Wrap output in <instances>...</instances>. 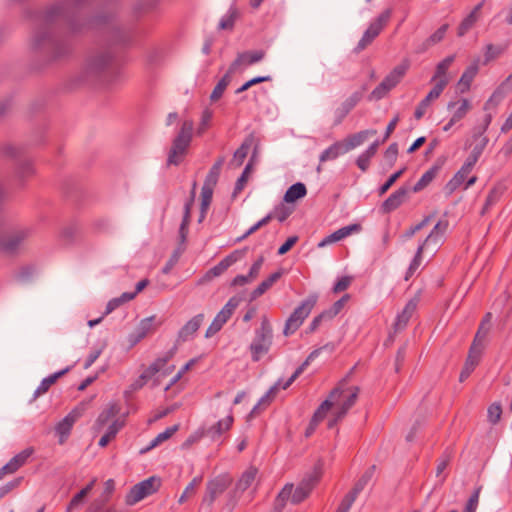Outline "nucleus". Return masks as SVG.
<instances>
[{"mask_svg": "<svg viewBox=\"0 0 512 512\" xmlns=\"http://www.w3.org/2000/svg\"><path fill=\"white\" fill-rule=\"evenodd\" d=\"M479 17V7H476L459 25L457 34L463 36L466 34L477 22Z\"/></svg>", "mask_w": 512, "mask_h": 512, "instance_id": "nucleus-37", "label": "nucleus"}, {"mask_svg": "<svg viewBox=\"0 0 512 512\" xmlns=\"http://www.w3.org/2000/svg\"><path fill=\"white\" fill-rule=\"evenodd\" d=\"M362 229L360 224H351L349 226L343 227L327 236L323 241L319 243V247H324L328 244L340 241L354 233L360 232Z\"/></svg>", "mask_w": 512, "mask_h": 512, "instance_id": "nucleus-22", "label": "nucleus"}, {"mask_svg": "<svg viewBox=\"0 0 512 512\" xmlns=\"http://www.w3.org/2000/svg\"><path fill=\"white\" fill-rule=\"evenodd\" d=\"M121 410V406L117 402H113L108 404L103 411L98 416L97 420L95 421L94 428L97 432L102 431L106 426L107 428L109 425L115 421V420H122L120 417H118Z\"/></svg>", "mask_w": 512, "mask_h": 512, "instance_id": "nucleus-14", "label": "nucleus"}, {"mask_svg": "<svg viewBox=\"0 0 512 512\" xmlns=\"http://www.w3.org/2000/svg\"><path fill=\"white\" fill-rule=\"evenodd\" d=\"M282 271H277L263 280L251 293V300H255L268 291L280 278Z\"/></svg>", "mask_w": 512, "mask_h": 512, "instance_id": "nucleus-28", "label": "nucleus"}, {"mask_svg": "<svg viewBox=\"0 0 512 512\" xmlns=\"http://www.w3.org/2000/svg\"><path fill=\"white\" fill-rule=\"evenodd\" d=\"M351 282H352L351 277H348V276L342 277L335 284V286L333 288L334 293H340V292L347 290L348 287L350 286Z\"/></svg>", "mask_w": 512, "mask_h": 512, "instance_id": "nucleus-62", "label": "nucleus"}, {"mask_svg": "<svg viewBox=\"0 0 512 512\" xmlns=\"http://www.w3.org/2000/svg\"><path fill=\"white\" fill-rule=\"evenodd\" d=\"M480 489L481 488L476 489L475 492L473 493V495L469 498L467 505H466L465 512H475L476 511L477 506H478V501H479Z\"/></svg>", "mask_w": 512, "mask_h": 512, "instance_id": "nucleus-59", "label": "nucleus"}, {"mask_svg": "<svg viewBox=\"0 0 512 512\" xmlns=\"http://www.w3.org/2000/svg\"><path fill=\"white\" fill-rule=\"evenodd\" d=\"M377 133L374 129L363 130L358 133L352 134L348 136L345 140L342 141L345 148H347V152L362 145L368 138L375 136Z\"/></svg>", "mask_w": 512, "mask_h": 512, "instance_id": "nucleus-24", "label": "nucleus"}, {"mask_svg": "<svg viewBox=\"0 0 512 512\" xmlns=\"http://www.w3.org/2000/svg\"><path fill=\"white\" fill-rule=\"evenodd\" d=\"M298 241V237L297 236H291L289 237L284 244H282L280 246V248L278 249V254L279 255H284L286 254L287 252H289L292 247L297 243Z\"/></svg>", "mask_w": 512, "mask_h": 512, "instance_id": "nucleus-63", "label": "nucleus"}, {"mask_svg": "<svg viewBox=\"0 0 512 512\" xmlns=\"http://www.w3.org/2000/svg\"><path fill=\"white\" fill-rule=\"evenodd\" d=\"M484 347L480 345L473 344L471 345L469 349V353L467 356V359L465 361L464 367L460 373L459 380L460 382H464L471 373L475 370L477 365L480 362V359L482 357Z\"/></svg>", "mask_w": 512, "mask_h": 512, "instance_id": "nucleus-16", "label": "nucleus"}, {"mask_svg": "<svg viewBox=\"0 0 512 512\" xmlns=\"http://www.w3.org/2000/svg\"><path fill=\"white\" fill-rule=\"evenodd\" d=\"M177 430H178V425H174L172 427L167 428L164 432L158 434L155 437V439L151 442V444L149 445V447H147V449L145 451L153 449V448L157 447L158 445H160L161 443L167 441L176 433Z\"/></svg>", "mask_w": 512, "mask_h": 512, "instance_id": "nucleus-42", "label": "nucleus"}, {"mask_svg": "<svg viewBox=\"0 0 512 512\" xmlns=\"http://www.w3.org/2000/svg\"><path fill=\"white\" fill-rule=\"evenodd\" d=\"M403 171L404 170H399L389 177V179L379 189L380 196L384 195L393 186V184L401 177Z\"/></svg>", "mask_w": 512, "mask_h": 512, "instance_id": "nucleus-52", "label": "nucleus"}, {"mask_svg": "<svg viewBox=\"0 0 512 512\" xmlns=\"http://www.w3.org/2000/svg\"><path fill=\"white\" fill-rule=\"evenodd\" d=\"M245 255V250H235L222 259L216 266L209 269L204 275V281H211L215 277L222 275L231 265L241 260Z\"/></svg>", "mask_w": 512, "mask_h": 512, "instance_id": "nucleus-13", "label": "nucleus"}, {"mask_svg": "<svg viewBox=\"0 0 512 512\" xmlns=\"http://www.w3.org/2000/svg\"><path fill=\"white\" fill-rule=\"evenodd\" d=\"M438 172L439 168L437 166H433L429 170H427L419 179V181L414 185L413 191L420 192L421 190L426 188L437 176Z\"/></svg>", "mask_w": 512, "mask_h": 512, "instance_id": "nucleus-36", "label": "nucleus"}, {"mask_svg": "<svg viewBox=\"0 0 512 512\" xmlns=\"http://www.w3.org/2000/svg\"><path fill=\"white\" fill-rule=\"evenodd\" d=\"M64 373L65 371L57 372L43 379L38 388L35 390V397H39L45 394L50 389V387L54 385L62 375H64Z\"/></svg>", "mask_w": 512, "mask_h": 512, "instance_id": "nucleus-38", "label": "nucleus"}, {"mask_svg": "<svg viewBox=\"0 0 512 512\" xmlns=\"http://www.w3.org/2000/svg\"><path fill=\"white\" fill-rule=\"evenodd\" d=\"M446 226L447 225L443 224V223H438V224L435 225L434 230L426 238L424 244L418 248L417 255H416V257L414 258L412 264L409 267V273L410 274H412L418 268V266L420 265V255L422 253V250H423L424 246L428 245L432 241H436L437 238L444 233V231L446 229Z\"/></svg>", "mask_w": 512, "mask_h": 512, "instance_id": "nucleus-23", "label": "nucleus"}, {"mask_svg": "<svg viewBox=\"0 0 512 512\" xmlns=\"http://www.w3.org/2000/svg\"><path fill=\"white\" fill-rule=\"evenodd\" d=\"M487 144H488V140L482 138L480 140L479 144H477L475 147H473L471 154L467 157L466 161L464 162V164L462 165L460 170L447 183L446 188L450 193H452L455 190H457L458 188H460L465 183L466 180H467V182L464 186V189L469 188L477 181L476 176H471L470 178H468V177H469L470 173L472 172L475 164L477 163L480 155L486 148Z\"/></svg>", "mask_w": 512, "mask_h": 512, "instance_id": "nucleus-2", "label": "nucleus"}, {"mask_svg": "<svg viewBox=\"0 0 512 512\" xmlns=\"http://www.w3.org/2000/svg\"><path fill=\"white\" fill-rule=\"evenodd\" d=\"M264 58L263 51H248L238 55L229 67V73H234L239 67H247L261 61Z\"/></svg>", "mask_w": 512, "mask_h": 512, "instance_id": "nucleus-20", "label": "nucleus"}, {"mask_svg": "<svg viewBox=\"0 0 512 512\" xmlns=\"http://www.w3.org/2000/svg\"><path fill=\"white\" fill-rule=\"evenodd\" d=\"M416 308H417V304L413 300L409 301L406 304V306L404 307L402 312L396 318V321H395V324H394V327H395L396 331L403 329L407 325V323L409 322L410 318L412 317V315L416 311Z\"/></svg>", "mask_w": 512, "mask_h": 512, "instance_id": "nucleus-29", "label": "nucleus"}, {"mask_svg": "<svg viewBox=\"0 0 512 512\" xmlns=\"http://www.w3.org/2000/svg\"><path fill=\"white\" fill-rule=\"evenodd\" d=\"M455 60L454 56H448L444 60H442L436 67V71L434 76L432 77L433 80H445L446 83H449V77L447 75V71L451 67Z\"/></svg>", "mask_w": 512, "mask_h": 512, "instance_id": "nucleus-33", "label": "nucleus"}, {"mask_svg": "<svg viewBox=\"0 0 512 512\" xmlns=\"http://www.w3.org/2000/svg\"><path fill=\"white\" fill-rule=\"evenodd\" d=\"M397 155H398V146L396 143H393L385 151L384 158L390 165H392L395 162Z\"/></svg>", "mask_w": 512, "mask_h": 512, "instance_id": "nucleus-61", "label": "nucleus"}, {"mask_svg": "<svg viewBox=\"0 0 512 512\" xmlns=\"http://www.w3.org/2000/svg\"><path fill=\"white\" fill-rule=\"evenodd\" d=\"M251 172H252V166H251V164H248L245 167L241 177L236 182L234 195L239 194L244 189V187L246 186V184L250 178Z\"/></svg>", "mask_w": 512, "mask_h": 512, "instance_id": "nucleus-47", "label": "nucleus"}, {"mask_svg": "<svg viewBox=\"0 0 512 512\" xmlns=\"http://www.w3.org/2000/svg\"><path fill=\"white\" fill-rule=\"evenodd\" d=\"M172 358L171 353H167L166 355L157 358L154 362H152L139 376V378L131 385V391H136L141 389L144 385H146L151 379L155 376L156 384L159 383L160 377L169 375L174 370V365H168L169 361Z\"/></svg>", "mask_w": 512, "mask_h": 512, "instance_id": "nucleus-4", "label": "nucleus"}, {"mask_svg": "<svg viewBox=\"0 0 512 512\" xmlns=\"http://www.w3.org/2000/svg\"><path fill=\"white\" fill-rule=\"evenodd\" d=\"M241 300L238 297H231L225 306L218 312V314L213 319L212 323L206 330V338H210L218 333L222 327L228 322V320L232 317L236 309L238 308Z\"/></svg>", "mask_w": 512, "mask_h": 512, "instance_id": "nucleus-11", "label": "nucleus"}, {"mask_svg": "<svg viewBox=\"0 0 512 512\" xmlns=\"http://www.w3.org/2000/svg\"><path fill=\"white\" fill-rule=\"evenodd\" d=\"M407 191L406 189H398L393 194H391L383 203L382 210L384 213H390L396 210L404 201L406 197Z\"/></svg>", "mask_w": 512, "mask_h": 512, "instance_id": "nucleus-26", "label": "nucleus"}, {"mask_svg": "<svg viewBox=\"0 0 512 512\" xmlns=\"http://www.w3.org/2000/svg\"><path fill=\"white\" fill-rule=\"evenodd\" d=\"M431 82L433 83V88L430 90V92L427 94L425 99L429 101L430 103L434 100L438 99L445 87L448 83H446L445 80H433L431 79Z\"/></svg>", "mask_w": 512, "mask_h": 512, "instance_id": "nucleus-44", "label": "nucleus"}, {"mask_svg": "<svg viewBox=\"0 0 512 512\" xmlns=\"http://www.w3.org/2000/svg\"><path fill=\"white\" fill-rule=\"evenodd\" d=\"M221 165H222V163L218 162L212 167L211 171L209 172V174L207 176V179H206L204 185H211L212 188L215 186V184L218 180V175H219Z\"/></svg>", "mask_w": 512, "mask_h": 512, "instance_id": "nucleus-55", "label": "nucleus"}, {"mask_svg": "<svg viewBox=\"0 0 512 512\" xmlns=\"http://www.w3.org/2000/svg\"><path fill=\"white\" fill-rule=\"evenodd\" d=\"M272 343V329L266 316L262 317L261 326L256 331L255 338L250 345L252 359L258 361L270 349Z\"/></svg>", "mask_w": 512, "mask_h": 512, "instance_id": "nucleus-6", "label": "nucleus"}, {"mask_svg": "<svg viewBox=\"0 0 512 512\" xmlns=\"http://www.w3.org/2000/svg\"><path fill=\"white\" fill-rule=\"evenodd\" d=\"M472 109V102L468 98L456 97L448 102L447 110L450 113V119L443 127L444 131H449L455 124L463 120Z\"/></svg>", "mask_w": 512, "mask_h": 512, "instance_id": "nucleus-10", "label": "nucleus"}, {"mask_svg": "<svg viewBox=\"0 0 512 512\" xmlns=\"http://www.w3.org/2000/svg\"><path fill=\"white\" fill-rule=\"evenodd\" d=\"M81 415L82 409L75 408L62 421L58 423L56 426V431L60 435V444L65 442L74 423L80 418Z\"/></svg>", "mask_w": 512, "mask_h": 512, "instance_id": "nucleus-19", "label": "nucleus"}, {"mask_svg": "<svg viewBox=\"0 0 512 512\" xmlns=\"http://www.w3.org/2000/svg\"><path fill=\"white\" fill-rule=\"evenodd\" d=\"M430 104L431 103L425 98L419 103L414 113V116L417 120H420L424 116Z\"/></svg>", "mask_w": 512, "mask_h": 512, "instance_id": "nucleus-64", "label": "nucleus"}, {"mask_svg": "<svg viewBox=\"0 0 512 512\" xmlns=\"http://www.w3.org/2000/svg\"><path fill=\"white\" fill-rule=\"evenodd\" d=\"M257 475L258 469L256 467H249L246 469L237 482V489L240 491L247 490L254 483Z\"/></svg>", "mask_w": 512, "mask_h": 512, "instance_id": "nucleus-31", "label": "nucleus"}, {"mask_svg": "<svg viewBox=\"0 0 512 512\" xmlns=\"http://www.w3.org/2000/svg\"><path fill=\"white\" fill-rule=\"evenodd\" d=\"M491 320H492L491 313H487L483 317V319L479 325V328L476 332V335L474 337V340L472 342L473 344L485 347V341H486V338H487L490 328H491Z\"/></svg>", "mask_w": 512, "mask_h": 512, "instance_id": "nucleus-27", "label": "nucleus"}, {"mask_svg": "<svg viewBox=\"0 0 512 512\" xmlns=\"http://www.w3.org/2000/svg\"><path fill=\"white\" fill-rule=\"evenodd\" d=\"M95 483H96V479H93L85 488H83L80 492H78L71 499L68 510H72V509H75L76 507H78L83 502L85 497L91 492Z\"/></svg>", "mask_w": 512, "mask_h": 512, "instance_id": "nucleus-41", "label": "nucleus"}, {"mask_svg": "<svg viewBox=\"0 0 512 512\" xmlns=\"http://www.w3.org/2000/svg\"><path fill=\"white\" fill-rule=\"evenodd\" d=\"M163 324L162 320H157L156 316H150L145 319H143L135 332L133 344H136L137 342L141 341L142 339L146 338L147 336L152 335L155 333L158 328Z\"/></svg>", "mask_w": 512, "mask_h": 512, "instance_id": "nucleus-17", "label": "nucleus"}, {"mask_svg": "<svg viewBox=\"0 0 512 512\" xmlns=\"http://www.w3.org/2000/svg\"><path fill=\"white\" fill-rule=\"evenodd\" d=\"M204 321V314H197L187 321L178 332V342H186L189 340L200 328Z\"/></svg>", "mask_w": 512, "mask_h": 512, "instance_id": "nucleus-21", "label": "nucleus"}, {"mask_svg": "<svg viewBox=\"0 0 512 512\" xmlns=\"http://www.w3.org/2000/svg\"><path fill=\"white\" fill-rule=\"evenodd\" d=\"M356 491H352L349 494H347L344 499L342 500L337 512H348L350 509L352 503L354 502L356 498Z\"/></svg>", "mask_w": 512, "mask_h": 512, "instance_id": "nucleus-57", "label": "nucleus"}, {"mask_svg": "<svg viewBox=\"0 0 512 512\" xmlns=\"http://www.w3.org/2000/svg\"><path fill=\"white\" fill-rule=\"evenodd\" d=\"M307 193L306 187L302 183L292 185L285 193L284 200L287 203H293L303 198Z\"/></svg>", "mask_w": 512, "mask_h": 512, "instance_id": "nucleus-34", "label": "nucleus"}, {"mask_svg": "<svg viewBox=\"0 0 512 512\" xmlns=\"http://www.w3.org/2000/svg\"><path fill=\"white\" fill-rule=\"evenodd\" d=\"M505 51V47L503 46H496L493 44H488L485 48L484 53V63H489L490 61L498 58L503 52Z\"/></svg>", "mask_w": 512, "mask_h": 512, "instance_id": "nucleus-46", "label": "nucleus"}, {"mask_svg": "<svg viewBox=\"0 0 512 512\" xmlns=\"http://www.w3.org/2000/svg\"><path fill=\"white\" fill-rule=\"evenodd\" d=\"M233 423V411L232 408H229L228 413L223 418L219 419L206 430V435L212 440H218L230 431Z\"/></svg>", "mask_w": 512, "mask_h": 512, "instance_id": "nucleus-15", "label": "nucleus"}, {"mask_svg": "<svg viewBox=\"0 0 512 512\" xmlns=\"http://www.w3.org/2000/svg\"><path fill=\"white\" fill-rule=\"evenodd\" d=\"M391 14V10L387 9L370 23L362 39L359 41V49H364L370 43H372V41L381 33L384 27H386L387 24L389 23L391 19Z\"/></svg>", "mask_w": 512, "mask_h": 512, "instance_id": "nucleus-12", "label": "nucleus"}, {"mask_svg": "<svg viewBox=\"0 0 512 512\" xmlns=\"http://www.w3.org/2000/svg\"><path fill=\"white\" fill-rule=\"evenodd\" d=\"M292 213V210L285 205H280L274 209V211L258 221L255 225H253L244 235V237H247L253 233H255L257 230H259L261 227L267 225L272 219H277L280 222L285 221L289 215Z\"/></svg>", "mask_w": 512, "mask_h": 512, "instance_id": "nucleus-18", "label": "nucleus"}, {"mask_svg": "<svg viewBox=\"0 0 512 512\" xmlns=\"http://www.w3.org/2000/svg\"><path fill=\"white\" fill-rule=\"evenodd\" d=\"M317 300L318 298L316 295H310L293 311L286 322L284 329L285 335L294 333L302 325L303 321L308 317L316 305Z\"/></svg>", "mask_w": 512, "mask_h": 512, "instance_id": "nucleus-8", "label": "nucleus"}, {"mask_svg": "<svg viewBox=\"0 0 512 512\" xmlns=\"http://www.w3.org/2000/svg\"><path fill=\"white\" fill-rule=\"evenodd\" d=\"M271 80V77L270 76H260V77H255L249 81H247L246 83H244L239 89H237L236 93H242L244 91H247L250 87L256 85V84H259V83H262V82H266V81H270Z\"/></svg>", "mask_w": 512, "mask_h": 512, "instance_id": "nucleus-54", "label": "nucleus"}, {"mask_svg": "<svg viewBox=\"0 0 512 512\" xmlns=\"http://www.w3.org/2000/svg\"><path fill=\"white\" fill-rule=\"evenodd\" d=\"M124 420H115L107 428L104 435L99 440L100 447H106L117 435V433L124 427Z\"/></svg>", "mask_w": 512, "mask_h": 512, "instance_id": "nucleus-30", "label": "nucleus"}, {"mask_svg": "<svg viewBox=\"0 0 512 512\" xmlns=\"http://www.w3.org/2000/svg\"><path fill=\"white\" fill-rule=\"evenodd\" d=\"M347 153V148L341 142H336L327 148L320 156V161L325 162L328 160L336 159L339 155Z\"/></svg>", "mask_w": 512, "mask_h": 512, "instance_id": "nucleus-35", "label": "nucleus"}, {"mask_svg": "<svg viewBox=\"0 0 512 512\" xmlns=\"http://www.w3.org/2000/svg\"><path fill=\"white\" fill-rule=\"evenodd\" d=\"M212 194H213L212 186L211 185H203L202 191H201V212H202L201 218L204 217L207 209L209 208V206L211 204Z\"/></svg>", "mask_w": 512, "mask_h": 512, "instance_id": "nucleus-45", "label": "nucleus"}, {"mask_svg": "<svg viewBox=\"0 0 512 512\" xmlns=\"http://www.w3.org/2000/svg\"><path fill=\"white\" fill-rule=\"evenodd\" d=\"M196 487L197 483L196 480H193L192 483H190L186 489L184 490L183 494L179 498V503L183 504L185 501H187L189 498H191L196 493Z\"/></svg>", "mask_w": 512, "mask_h": 512, "instance_id": "nucleus-58", "label": "nucleus"}, {"mask_svg": "<svg viewBox=\"0 0 512 512\" xmlns=\"http://www.w3.org/2000/svg\"><path fill=\"white\" fill-rule=\"evenodd\" d=\"M478 70H479V68H478L477 63H474V64L470 65L469 67H467L466 70L463 72L461 78L459 79V81L457 83V89L461 93H465V92L469 91L474 78L478 74Z\"/></svg>", "mask_w": 512, "mask_h": 512, "instance_id": "nucleus-25", "label": "nucleus"}, {"mask_svg": "<svg viewBox=\"0 0 512 512\" xmlns=\"http://www.w3.org/2000/svg\"><path fill=\"white\" fill-rule=\"evenodd\" d=\"M249 151V145L244 143L242 144L234 153L232 163L237 167L240 166L244 159L247 157Z\"/></svg>", "mask_w": 512, "mask_h": 512, "instance_id": "nucleus-50", "label": "nucleus"}, {"mask_svg": "<svg viewBox=\"0 0 512 512\" xmlns=\"http://www.w3.org/2000/svg\"><path fill=\"white\" fill-rule=\"evenodd\" d=\"M380 142L375 141L372 143L368 149L363 152L357 159V166L362 170L366 171L369 167L371 158L376 154L378 148H379Z\"/></svg>", "mask_w": 512, "mask_h": 512, "instance_id": "nucleus-32", "label": "nucleus"}, {"mask_svg": "<svg viewBox=\"0 0 512 512\" xmlns=\"http://www.w3.org/2000/svg\"><path fill=\"white\" fill-rule=\"evenodd\" d=\"M488 419L491 423L496 424L502 415V407L499 403H493L488 407Z\"/></svg>", "mask_w": 512, "mask_h": 512, "instance_id": "nucleus-51", "label": "nucleus"}, {"mask_svg": "<svg viewBox=\"0 0 512 512\" xmlns=\"http://www.w3.org/2000/svg\"><path fill=\"white\" fill-rule=\"evenodd\" d=\"M192 130V121H185L182 124L179 134L172 143L168 156V164L178 165L183 161L191 142Z\"/></svg>", "mask_w": 512, "mask_h": 512, "instance_id": "nucleus-5", "label": "nucleus"}, {"mask_svg": "<svg viewBox=\"0 0 512 512\" xmlns=\"http://www.w3.org/2000/svg\"><path fill=\"white\" fill-rule=\"evenodd\" d=\"M323 474V465L321 463H318L315 465L312 473L296 487L294 488L293 485H286L281 492L279 493V498L281 500H288L291 499V502L294 504H298L302 501H304L309 494L311 493L312 489L316 486V484L319 482Z\"/></svg>", "mask_w": 512, "mask_h": 512, "instance_id": "nucleus-3", "label": "nucleus"}, {"mask_svg": "<svg viewBox=\"0 0 512 512\" xmlns=\"http://www.w3.org/2000/svg\"><path fill=\"white\" fill-rule=\"evenodd\" d=\"M264 263V258L262 256H260L254 263L253 265L251 266L250 268V271L248 273L250 279H252L253 281L255 279H257V277L259 276L260 274V270L262 268V265Z\"/></svg>", "mask_w": 512, "mask_h": 512, "instance_id": "nucleus-60", "label": "nucleus"}, {"mask_svg": "<svg viewBox=\"0 0 512 512\" xmlns=\"http://www.w3.org/2000/svg\"><path fill=\"white\" fill-rule=\"evenodd\" d=\"M134 297H135V293H124L119 298H115V299L111 300L107 306V308H108L107 313L111 312L112 310H114L115 308L120 306L121 304L134 299Z\"/></svg>", "mask_w": 512, "mask_h": 512, "instance_id": "nucleus-49", "label": "nucleus"}, {"mask_svg": "<svg viewBox=\"0 0 512 512\" xmlns=\"http://www.w3.org/2000/svg\"><path fill=\"white\" fill-rule=\"evenodd\" d=\"M212 120V111L209 109L204 110L201 117V123L198 127V134H203L210 126Z\"/></svg>", "mask_w": 512, "mask_h": 512, "instance_id": "nucleus-53", "label": "nucleus"}, {"mask_svg": "<svg viewBox=\"0 0 512 512\" xmlns=\"http://www.w3.org/2000/svg\"><path fill=\"white\" fill-rule=\"evenodd\" d=\"M358 393L359 388L357 386L350 384L346 380L339 382L315 412L310 426L312 427L320 421L327 419L328 427L332 428L355 404Z\"/></svg>", "mask_w": 512, "mask_h": 512, "instance_id": "nucleus-1", "label": "nucleus"}, {"mask_svg": "<svg viewBox=\"0 0 512 512\" xmlns=\"http://www.w3.org/2000/svg\"><path fill=\"white\" fill-rule=\"evenodd\" d=\"M409 68L407 61L397 65L384 79L383 81L371 92L370 99L380 100L390 90H392L405 76Z\"/></svg>", "mask_w": 512, "mask_h": 512, "instance_id": "nucleus-7", "label": "nucleus"}, {"mask_svg": "<svg viewBox=\"0 0 512 512\" xmlns=\"http://www.w3.org/2000/svg\"><path fill=\"white\" fill-rule=\"evenodd\" d=\"M200 361V357L199 358H193L191 360H189L179 371L178 373L172 378L171 380V383L170 385H168L166 387V390H168L170 388V386L176 384L178 381H180V379L186 374L188 373L189 371L193 370L196 365L199 363Z\"/></svg>", "mask_w": 512, "mask_h": 512, "instance_id": "nucleus-43", "label": "nucleus"}, {"mask_svg": "<svg viewBox=\"0 0 512 512\" xmlns=\"http://www.w3.org/2000/svg\"><path fill=\"white\" fill-rule=\"evenodd\" d=\"M491 123V115H486L481 123H479L473 130L472 138L475 142L474 147L479 144L482 138L487 139L485 136V132L487 131L489 125Z\"/></svg>", "mask_w": 512, "mask_h": 512, "instance_id": "nucleus-39", "label": "nucleus"}, {"mask_svg": "<svg viewBox=\"0 0 512 512\" xmlns=\"http://www.w3.org/2000/svg\"><path fill=\"white\" fill-rule=\"evenodd\" d=\"M161 486V480L157 477H150L134 485L126 495L125 502L134 505L144 498L156 493Z\"/></svg>", "mask_w": 512, "mask_h": 512, "instance_id": "nucleus-9", "label": "nucleus"}, {"mask_svg": "<svg viewBox=\"0 0 512 512\" xmlns=\"http://www.w3.org/2000/svg\"><path fill=\"white\" fill-rule=\"evenodd\" d=\"M32 453L33 450L31 448H27L18 453L16 456H14L12 460L20 468L26 463V461L32 455Z\"/></svg>", "mask_w": 512, "mask_h": 512, "instance_id": "nucleus-56", "label": "nucleus"}, {"mask_svg": "<svg viewBox=\"0 0 512 512\" xmlns=\"http://www.w3.org/2000/svg\"><path fill=\"white\" fill-rule=\"evenodd\" d=\"M232 74L233 73H229L228 70L227 73L223 76V78L218 82L210 96L212 101H217L221 98V96L223 95L224 91L226 90L227 86L231 81Z\"/></svg>", "mask_w": 512, "mask_h": 512, "instance_id": "nucleus-40", "label": "nucleus"}, {"mask_svg": "<svg viewBox=\"0 0 512 512\" xmlns=\"http://www.w3.org/2000/svg\"><path fill=\"white\" fill-rule=\"evenodd\" d=\"M349 299L350 296L348 294H345L341 299L336 301L328 311H325V313H327L328 315V318L331 319L335 317L338 313H340V311L344 308Z\"/></svg>", "mask_w": 512, "mask_h": 512, "instance_id": "nucleus-48", "label": "nucleus"}]
</instances>
